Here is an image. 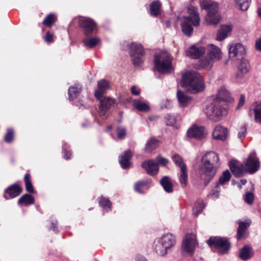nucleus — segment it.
Listing matches in <instances>:
<instances>
[{
	"label": "nucleus",
	"mask_w": 261,
	"mask_h": 261,
	"mask_svg": "<svg viewBox=\"0 0 261 261\" xmlns=\"http://www.w3.org/2000/svg\"><path fill=\"white\" fill-rule=\"evenodd\" d=\"M188 12L189 16L182 18L181 27L184 34L190 36L193 32V26L197 27L199 25L200 18L197 8L194 6H189Z\"/></svg>",
	"instance_id": "3"
},
{
	"label": "nucleus",
	"mask_w": 261,
	"mask_h": 261,
	"mask_svg": "<svg viewBox=\"0 0 261 261\" xmlns=\"http://www.w3.org/2000/svg\"><path fill=\"white\" fill-rule=\"evenodd\" d=\"M228 135V130L227 128L221 125H217L214 129L213 132V138L224 141L226 140Z\"/></svg>",
	"instance_id": "15"
},
{
	"label": "nucleus",
	"mask_w": 261,
	"mask_h": 261,
	"mask_svg": "<svg viewBox=\"0 0 261 261\" xmlns=\"http://www.w3.org/2000/svg\"><path fill=\"white\" fill-rule=\"evenodd\" d=\"M172 106V102L168 99L162 100L161 103L162 109H169Z\"/></svg>",
	"instance_id": "51"
},
{
	"label": "nucleus",
	"mask_w": 261,
	"mask_h": 261,
	"mask_svg": "<svg viewBox=\"0 0 261 261\" xmlns=\"http://www.w3.org/2000/svg\"><path fill=\"white\" fill-rule=\"evenodd\" d=\"M126 135V129L123 127H118L117 136L119 139H123Z\"/></svg>",
	"instance_id": "52"
},
{
	"label": "nucleus",
	"mask_w": 261,
	"mask_h": 261,
	"mask_svg": "<svg viewBox=\"0 0 261 261\" xmlns=\"http://www.w3.org/2000/svg\"><path fill=\"white\" fill-rule=\"evenodd\" d=\"M214 99L219 100L224 102V105L226 106L227 105V102H230L233 100L229 92L224 88H221L218 91L217 98Z\"/></svg>",
	"instance_id": "23"
},
{
	"label": "nucleus",
	"mask_w": 261,
	"mask_h": 261,
	"mask_svg": "<svg viewBox=\"0 0 261 261\" xmlns=\"http://www.w3.org/2000/svg\"><path fill=\"white\" fill-rule=\"evenodd\" d=\"M201 8L207 11L205 21L209 25H216L220 22L221 16L218 13V6L215 3L204 0L201 2Z\"/></svg>",
	"instance_id": "7"
},
{
	"label": "nucleus",
	"mask_w": 261,
	"mask_h": 261,
	"mask_svg": "<svg viewBox=\"0 0 261 261\" xmlns=\"http://www.w3.org/2000/svg\"><path fill=\"white\" fill-rule=\"evenodd\" d=\"M246 133H247L246 127L245 125H243L240 128V130L238 133V137L240 139L242 140L245 137Z\"/></svg>",
	"instance_id": "50"
},
{
	"label": "nucleus",
	"mask_w": 261,
	"mask_h": 261,
	"mask_svg": "<svg viewBox=\"0 0 261 261\" xmlns=\"http://www.w3.org/2000/svg\"><path fill=\"white\" fill-rule=\"evenodd\" d=\"M245 201L248 204H251L254 201V195L251 192H247L244 197Z\"/></svg>",
	"instance_id": "49"
},
{
	"label": "nucleus",
	"mask_w": 261,
	"mask_h": 261,
	"mask_svg": "<svg viewBox=\"0 0 261 261\" xmlns=\"http://www.w3.org/2000/svg\"><path fill=\"white\" fill-rule=\"evenodd\" d=\"M182 86L192 93L201 92L205 89V84L201 75L197 72L190 70L182 76Z\"/></svg>",
	"instance_id": "2"
},
{
	"label": "nucleus",
	"mask_w": 261,
	"mask_h": 261,
	"mask_svg": "<svg viewBox=\"0 0 261 261\" xmlns=\"http://www.w3.org/2000/svg\"><path fill=\"white\" fill-rule=\"evenodd\" d=\"M56 20V17L54 14H49L44 19L42 23L48 27H51Z\"/></svg>",
	"instance_id": "41"
},
{
	"label": "nucleus",
	"mask_w": 261,
	"mask_h": 261,
	"mask_svg": "<svg viewBox=\"0 0 261 261\" xmlns=\"http://www.w3.org/2000/svg\"><path fill=\"white\" fill-rule=\"evenodd\" d=\"M136 261H147L146 258L142 255H138L137 256Z\"/></svg>",
	"instance_id": "61"
},
{
	"label": "nucleus",
	"mask_w": 261,
	"mask_h": 261,
	"mask_svg": "<svg viewBox=\"0 0 261 261\" xmlns=\"http://www.w3.org/2000/svg\"><path fill=\"white\" fill-rule=\"evenodd\" d=\"M110 88L109 83L108 81L102 80L98 82L97 89L95 91V97L100 99L102 97L103 93Z\"/></svg>",
	"instance_id": "21"
},
{
	"label": "nucleus",
	"mask_w": 261,
	"mask_h": 261,
	"mask_svg": "<svg viewBox=\"0 0 261 261\" xmlns=\"http://www.w3.org/2000/svg\"><path fill=\"white\" fill-rule=\"evenodd\" d=\"M197 244L196 236L194 234H188L182 241L181 249L184 253L193 255Z\"/></svg>",
	"instance_id": "10"
},
{
	"label": "nucleus",
	"mask_w": 261,
	"mask_h": 261,
	"mask_svg": "<svg viewBox=\"0 0 261 261\" xmlns=\"http://www.w3.org/2000/svg\"><path fill=\"white\" fill-rule=\"evenodd\" d=\"M34 197L30 194H25L21 196L18 200L19 204H24L26 205L32 204L34 203Z\"/></svg>",
	"instance_id": "39"
},
{
	"label": "nucleus",
	"mask_w": 261,
	"mask_h": 261,
	"mask_svg": "<svg viewBox=\"0 0 261 261\" xmlns=\"http://www.w3.org/2000/svg\"><path fill=\"white\" fill-rule=\"evenodd\" d=\"M53 230L56 231V228L55 227V226H53Z\"/></svg>",
	"instance_id": "63"
},
{
	"label": "nucleus",
	"mask_w": 261,
	"mask_h": 261,
	"mask_svg": "<svg viewBox=\"0 0 261 261\" xmlns=\"http://www.w3.org/2000/svg\"><path fill=\"white\" fill-rule=\"evenodd\" d=\"M165 121L167 125L171 126H175L176 123V119L174 116L169 114L165 117Z\"/></svg>",
	"instance_id": "47"
},
{
	"label": "nucleus",
	"mask_w": 261,
	"mask_h": 261,
	"mask_svg": "<svg viewBox=\"0 0 261 261\" xmlns=\"http://www.w3.org/2000/svg\"><path fill=\"white\" fill-rule=\"evenodd\" d=\"M187 136L197 139H202L205 136L204 128L202 126H193L188 130Z\"/></svg>",
	"instance_id": "14"
},
{
	"label": "nucleus",
	"mask_w": 261,
	"mask_h": 261,
	"mask_svg": "<svg viewBox=\"0 0 261 261\" xmlns=\"http://www.w3.org/2000/svg\"><path fill=\"white\" fill-rule=\"evenodd\" d=\"M178 178L181 186L183 188L186 187L187 185L188 173L187 168L185 169L184 166H182V169L180 170Z\"/></svg>",
	"instance_id": "37"
},
{
	"label": "nucleus",
	"mask_w": 261,
	"mask_h": 261,
	"mask_svg": "<svg viewBox=\"0 0 261 261\" xmlns=\"http://www.w3.org/2000/svg\"><path fill=\"white\" fill-rule=\"evenodd\" d=\"M249 114H253L254 120L257 123H261V102H255L250 108Z\"/></svg>",
	"instance_id": "20"
},
{
	"label": "nucleus",
	"mask_w": 261,
	"mask_h": 261,
	"mask_svg": "<svg viewBox=\"0 0 261 261\" xmlns=\"http://www.w3.org/2000/svg\"><path fill=\"white\" fill-rule=\"evenodd\" d=\"M22 189L17 185H13L8 188L5 192L9 194L11 198H14L20 194Z\"/></svg>",
	"instance_id": "31"
},
{
	"label": "nucleus",
	"mask_w": 261,
	"mask_h": 261,
	"mask_svg": "<svg viewBox=\"0 0 261 261\" xmlns=\"http://www.w3.org/2000/svg\"><path fill=\"white\" fill-rule=\"evenodd\" d=\"M131 92L133 95H138L140 93V90L135 86L131 87Z\"/></svg>",
	"instance_id": "57"
},
{
	"label": "nucleus",
	"mask_w": 261,
	"mask_h": 261,
	"mask_svg": "<svg viewBox=\"0 0 261 261\" xmlns=\"http://www.w3.org/2000/svg\"><path fill=\"white\" fill-rule=\"evenodd\" d=\"M220 191V189L219 186L217 185L215 188L212 190L208 196L213 199H216L219 197Z\"/></svg>",
	"instance_id": "48"
},
{
	"label": "nucleus",
	"mask_w": 261,
	"mask_h": 261,
	"mask_svg": "<svg viewBox=\"0 0 261 261\" xmlns=\"http://www.w3.org/2000/svg\"><path fill=\"white\" fill-rule=\"evenodd\" d=\"M172 58L166 51L161 52L154 57V64L155 69L161 73H169L173 70Z\"/></svg>",
	"instance_id": "6"
},
{
	"label": "nucleus",
	"mask_w": 261,
	"mask_h": 261,
	"mask_svg": "<svg viewBox=\"0 0 261 261\" xmlns=\"http://www.w3.org/2000/svg\"><path fill=\"white\" fill-rule=\"evenodd\" d=\"M205 52V49L203 47H197L192 46L186 50V54L192 58H198Z\"/></svg>",
	"instance_id": "24"
},
{
	"label": "nucleus",
	"mask_w": 261,
	"mask_h": 261,
	"mask_svg": "<svg viewBox=\"0 0 261 261\" xmlns=\"http://www.w3.org/2000/svg\"><path fill=\"white\" fill-rule=\"evenodd\" d=\"M80 25L84 28L85 33L86 35L90 34L95 27L96 24L89 18L82 19L80 21Z\"/></svg>",
	"instance_id": "19"
},
{
	"label": "nucleus",
	"mask_w": 261,
	"mask_h": 261,
	"mask_svg": "<svg viewBox=\"0 0 261 261\" xmlns=\"http://www.w3.org/2000/svg\"><path fill=\"white\" fill-rule=\"evenodd\" d=\"M161 184L164 190L167 193H171L173 191V184L168 176H165L161 180Z\"/></svg>",
	"instance_id": "30"
},
{
	"label": "nucleus",
	"mask_w": 261,
	"mask_h": 261,
	"mask_svg": "<svg viewBox=\"0 0 261 261\" xmlns=\"http://www.w3.org/2000/svg\"><path fill=\"white\" fill-rule=\"evenodd\" d=\"M177 97L180 107L187 106L191 101V98L181 91H177Z\"/></svg>",
	"instance_id": "28"
},
{
	"label": "nucleus",
	"mask_w": 261,
	"mask_h": 261,
	"mask_svg": "<svg viewBox=\"0 0 261 261\" xmlns=\"http://www.w3.org/2000/svg\"><path fill=\"white\" fill-rule=\"evenodd\" d=\"M172 158L175 164L178 166L180 170L182 169V166L185 167V169L187 168L186 165L183 162L182 159L178 154L173 155Z\"/></svg>",
	"instance_id": "42"
},
{
	"label": "nucleus",
	"mask_w": 261,
	"mask_h": 261,
	"mask_svg": "<svg viewBox=\"0 0 261 261\" xmlns=\"http://www.w3.org/2000/svg\"><path fill=\"white\" fill-rule=\"evenodd\" d=\"M229 165L232 173L236 177H241L245 172H247L246 167L236 161H231Z\"/></svg>",
	"instance_id": "16"
},
{
	"label": "nucleus",
	"mask_w": 261,
	"mask_h": 261,
	"mask_svg": "<svg viewBox=\"0 0 261 261\" xmlns=\"http://www.w3.org/2000/svg\"><path fill=\"white\" fill-rule=\"evenodd\" d=\"M207 116L211 120L217 121L227 114V107L224 102L214 99L205 109Z\"/></svg>",
	"instance_id": "5"
},
{
	"label": "nucleus",
	"mask_w": 261,
	"mask_h": 261,
	"mask_svg": "<svg viewBox=\"0 0 261 261\" xmlns=\"http://www.w3.org/2000/svg\"><path fill=\"white\" fill-rule=\"evenodd\" d=\"M242 182H243V184H244L246 182V181L245 180V181L242 180Z\"/></svg>",
	"instance_id": "64"
},
{
	"label": "nucleus",
	"mask_w": 261,
	"mask_h": 261,
	"mask_svg": "<svg viewBox=\"0 0 261 261\" xmlns=\"http://www.w3.org/2000/svg\"><path fill=\"white\" fill-rule=\"evenodd\" d=\"M64 157L67 160V159H70V155H71L70 152H68L66 150H64Z\"/></svg>",
	"instance_id": "62"
},
{
	"label": "nucleus",
	"mask_w": 261,
	"mask_h": 261,
	"mask_svg": "<svg viewBox=\"0 0 261 261\" xmlns=\"http://www.w3.org/2000/svg\"><path fill=\"white\" fill-rule=\"evenodd\" d=\"M245 53V48L241 43H234L229 46V54L230 58L241 56L244 55Z\"/></svg>",
	"instance_id": "17"
},
{
	"label": "nucleus",
	"mask_w": 261,
	"mask_h": 261,
	"mask_svg": "<svg viewBox=\"0 0 261 261\" xmlns=\"http://www.w3.org/2000/svg\"><path fill=\"white\" fill-rule=\"evenodd\" d=\"M161 3L159 1L152 2L150 4V14L153 16H157L160 13Z\"/></svg>",
	"instance_id": "36"
},
{
	"label": "nucleus",
	"mask_w": 261,
	"mask_h": 261,
	"mask_svg": "<svg viewBox=\"0 0 261 261\" xmlns=\"http://www.w3.org/2000/svg\"><path fill=\"white\" fill-rule=\"evenodd\" d=\"M204 207V204L202 200L196 201L193 205L192 208L193 215L197 216L201 213Z\"/></svg>",
	"instance_id": "38"
},
{
	"label": "nucleus",
	"mask_w": 261,
	"mask_h": 261,
	"mask_svg": "<svg viewBox=\"0 0 261 261\" xmlns=\"http://www.w3.org/2000/svg\"><path fill=\"white\" fill-rule=\"evenodd\" d=\"M245 167L246 171L251 174L255 173L258 169L259 162L254 151H252L249 154L245 163Z\"/></svg>",
	"instance_id": "11"
},
{
	"label": "nucleus",
	"mask_w": 261,
	"mask_h": 261,
	"mask_svg": "<svg viewBox=\"0 0 261 261\" xmlns=\"http://www.w3.org/2000/svg\"><path fill=\"white\" fill-rule=\"evenodd\" d=\"M160 142L159 140L151 138L146 143L145 150L147 152H150L156 149L160 145Z\"/></svg>",
	"instance_id": "34"
},
{
	"label": "nucleus",
	"mask_w": 261,
	"mask_h": 261,
	"mask_svg": "<svg viewBox=\"0 0 261 261\" xmlns=\"http://www.w3.org/2000/svg\"><path fill=\"white\" fill-rule=\"evenodd\" d=\"M144 53V49L141 44L135 42L130 44L129 54L135 65L138 66L143 62Z\"/></svg>",
	"instance_id": "9"
},
{
	"label": "nucleus",
	"mask_w": 261,
	"mask_h": 261,
	"mask_svg": "<svg viewBox=\"0 0 261 261\" xmlns=\"http://www.w3.org/2000/svg\"><path fill=\"white\" fill-rule=\"evenodd\" d=\"M219 161L218 154L214 151L207 152L202 156L198 174L206 186L215 175Z\"/></svg>",
	"instance_id": "1"
},
{
	"label": "nucleus",
	"mask_w": 261,
	"mask_h": 261,
	"mask_svg": "<svg viewBox=\"0 0 261 261\" xmlns=\"http://www.w3.org/2000/svg\"><path fill=\"white\" fill-rule=\"evenodd\" d=\"M45 41L48 43H50L53 42V34L47 32L45 35L44 38Z\"/></svg>",
	"instance_id": "55"
},
{
	"label": "nucleus",
	"mask_w": 261,
	"mask_h": 261,
	"mask_svg": "<svg viewBox=\"0 0 261 261\" xmlns=\"http://www.w3.org/2000/svg\"><path fill=\"white\" fill-rule=\"evenodd\" d=\"M134 107L140 111H147L149 109V106L140 99H135L133 101Z\"/></svg>",
	"instance_id": "35"
},
{
	"label": "nucleus",
	"mask_w": 261,
	"mask_h": 261,
	"mask_svg": "<svg viewBox=\"0 0 261 261\" xmlns=\"http://www.w3.org/2000/svg\"><path fill=\"white\" fill-rule=\"evenodd\" d=\"M238 72L236 74V77H241L244 74H246L250 69V65L248 62L245 60H242L238 67Z\"/></svg>",
	"instance_id": "27"
},
{
	"label": "nucleus",
	"mask_w": 261,
	"mask_h": 261,
	"mask_svg": "<svg viewBox=\"0 0 261 261\" xmlns=\"http://www.w3.org/2000/svg\"><path fill=\"white\" fill-rule=\"evenodd\" d=\"M232 30V27L229 25H221L219 29L216 39L218 41H222L225 39L228 35L231 32Z\"/></svg>",
	"instance_id": "25"
},
{
	"label": "nucleus",
	"mask_w": 261,
	"mask_h": 261,
	"mask_svg": "<svg viewBox=\"0 0 261 261\" xmlns=\"http://www.w3.org/2000/svg\"><path fill=\"white\" fill-rule=\"evenodd\" d=\"M176 238L171 233H167L156 238L153 243V249L161 256L165 255L176 244Z\"/></svg>",
	"instance_id": "4"
},
{
	"label": "nucleus",
	"mask_w": 261,
	"mask_h": 261,
	"mask_svg": "<svg viewBox=\"0 0 261 261\" xmlns=\"http://www.w3.org/2000/svg\"><path fill=\"white\" fill-rule=\"evenodd\" d=\"M14 138V130L12 128H9L7 133L4 136V140L7 143H11Z\"/></svg>",
	"instance_id": "46"
},
{
	"label": "nucleus",
	"mask_w": 261,
	"mask_h": 261,
	"mask_svg": "<svg viewBox=\"0 0 261 261\" xmlns=\"http://www.w3.org/2000/svg\"><path fill=\"white\" fill-rule=\"evenodd\" d=\"M156 160L159 164L163 166H166L168 163V161L165 158H163L160 155L156 157Z\"/></svg>",
	"instance_id": "53"
},
{
	"label": "nucleus",
	"mask_w": 261,
	"mask_h": 261,
	"mask_svg": "<svg viewBox=\"0 0 261 261\" xmlns=\"http://www.w3.org/2000/svg\"><path fill=\"white\" fill-rule=\"evenodd\" d=\"M25 184V188L26 190L28 192L31 193H33L34 192L33 186L32 185V184L31 182H28V183Z\"/></svg>",
	"instance_id": "56"
},
{
	"label": "nucleus",
	"mask_w": 261,
	"mask_h": 261,
	"mask_svg": "<svg viewBox=\"0 0 261 261\" xmlns=\"http://www.w3.org/2000/svg\"><path fill=\"white\" fill-rule=\"evenodd\" d=\"M251 222L248 220L247 222L239 221V227L237 230V238L238 240L245 239L247 236L246 229L250 226Z\"/></svg>",
	"instance_id": "22"
},
{
	"label": "nucleus",
	"mask_w": 261,
	"mask_h": 261,
	"mask_svg": "<svg viewBox=\"0 0 261 261\" xmlns=\"http://www.w3.org/2000/svg\"><path fill=\"white\" fill-rule=\"evenodd\" d=\"M99 203L101 206L105 209L110 208L111 203L108 199L104 197H101L99 201Z\"/></svg>",
	"instance_id": "45"
},
{
	"label": "nucleus",
	"mask_w": 261,
	"mask_h": 261,
	"mask_svg": "<svg viewBox=\"0 0 261 261\" xmlns=\"http://www.w3.org/2000/svg\"><path fill=\"white\" fill-rule=\"evenodd\" d=\"M205 51H206L208 57L214 61H219L222 58V52L221 49L218 46L213 44L207 45Z\"/></svg>",
	"instance_id": "12"
},
{
	"label": "nucleus",
	"mask_w": 261,
	"mask_h": 261,
	"mask_svg": "<svg viewBox=\"0 0 261 261\" xmlns=\"http://www.w3.org/2000/svg\"><path fill=\"white\" fill-rule=\"evenodd\" d=\"M230 177L231 174L229 171L228 170L225 171L219 178V184L221 185L224 184L230 180Z\"/></svg>",
	"instance_id": "43"
},
{
	"label": "nucleus",
	"mask_w": 261,
	"mask_h": 261,
	"mask_svg": "<svg viewBox=\"0 0 261 261\" xmlns=\"http://www.w3.org/2000/svg\"><path fill=\"white\" fill-rule=\"evenodd\" d=\"M30 175L29 174H26L24 176V181H25V184L26 183H28V182H31V179H30Z\"/></svg>",
	"instance_id": "60"
},
{
	"label": "nucleus",
	"mask_w": 261,
	"mask_h": 261,
	"mask_svg": "<svg viewBox=\"0 0 261 261\" xmlns=\"http://www.w3.org/2000/svg\"><path fill=\"white\" fill-rule=\"evenodd\" d=\"M235 2L240 5L242 11H246L249 7L250 0H235Z\"/></svg>",
	"instance_id": "44"
},
{
	"label": "nucleus",
	"mask_w": 261,
	"mask_h": 261,
	"mask_svg": "<svg viewBox=\"0 0 261 261\" xmlns=\"http://www.w3.org/2000/svg\"><path fill=\"white\" fill-rule=\"evenodd\" d=\"M245 103V96L243 95H241L239 99V101L237 107V109H240Z\"/></svg>",
	"instance_id": "58"
},
{
	"label": "nucleus",
	"mask_w": 261,
	"mask_h": 261,
	"mask_svg": "<svg viewBox=\"0 0 261 261\" xmlns=\"http://www.w3.org/2000/svg\"><path fill=\"white\" fill-rule=\"evenodd\" d=\"M81 91V87L80 85H75L68 89V96L70 100L75 98Z\"/></svg>",
	"instance_id": "33"
},
{
	"label": "nucleus",
	"mask_w": 261,
	"mask_h": 261,
	"mask_svg": "<svg viewBox=\"0 0 261 261\" xmlns=\"http://www.w3.org/2000/svg\"><path fill=\"white\" fill-rule=\"evenodd\" d=\"M141 166L145 169L148 174L151 175L156 174L159 171L158 164L153 160H148L144 162Z\"/></svg>",
	"instance_id": "18"
},
{
	"label": "nucleus",
	"mask_w": 261,
	"mask_h": 261,
	"mask_svg": "<svg viewBox=\"0 0 261 261\" xmlns=\"http://www.w3.org/2000/svg\"><path fill=\"white\" fill-rule=\"evenodd\" d=\"M255 47L257 50L261 51V38L256 40L255 43Z\"/></svg>",
	"instance_id": "59"
},
{
	"label": "nucleus",
	"mask_w": 261,
	"mask_h": 261,
	"mask_svg": "<svg viewBox=\"0 0 261 261\" xmlns=\"http://www.w3.org/2000/svg\"><path fill=\"white\" fill-rule=\"evenodd\" d=\"M145 185V183L143 181H139L135 184V190L138 193H141L142 192L141 191V188L144 186Z\"/></svg>",
	"instance_id": "54"
},
{
	"label": "nucleus",
	"mask_w": 261,
	"mask_h": 261,
	"mask_svg": "<svg viewBox=\"0 0 261 261\" xmlns=\"http://www.w3.org/2000/svg\"><path fill=\"white\" fill-rule=\"evenodd\" d=\"M115 101L110 97H105L101 100L99 106V115L102 119H106V113L114 104Z\"/></svg>",
	"instance_id": "13"
},
{
	"label": "nucleus",
	"mask_w": 261,
	"mask_h": 261,
	"mask_svg": "<svg viewBox=\"0 0 261 261\" xmlns=\"http://www.w3.org/2000/svg\"><path fill=\"white\" fill-rule=\"evenodd\" d=\"M132 152L130 150L124 151L120 156L119 163L123 169H126L129 167Z\"/></svg>",
	"instance_id": "26"
},
{
	"label": "nucleus",
	"mask_w": 261,
	"mask_h": 261,
	"mask_svg": "<svg viewBox=\"0 0 261 261\" xmlns=\"http://www.w3.org/2000/svg\"><path fill=\"white\" fill-rule=\"evenodd\" d=\"M99 41L97 37H92L83 40L84 45L89 48H92L97 45Z\"/></svg>",
	"instance_id": "40"
},
{
	"label": "nucleus",
	"mask_w": 261,
	"mask_h": 261,
	"mask_svg": "<svg viewBox=\"0 0 261 261\" xmlns=\"http://www.w3.org/2000/svg\"><path fill=\"white\" fill-rule=\"evenodd\" d=\"M206 242L212 249H217L221 254L225 253L229 249L230 243L225 238L211 237Z\"/></svg>",
	"instance_id": "8"
},
{
	"label": "nucleus",
	"mask_w": 261,
	"mask_h": 261,
	"mask_svg": "<svg viewBox=\"0 0 261 261\" xmlns=\"http://www.w3.org/2000/svg\"><path fill=\"white\" fill-rule=\"evenodd\" d=\"M253 251L251 247L245 246L240 251V257L244 260L249 259L253 255Z\"/></svg>",
	"instance_id": "29"
},
{
	"label": "nucleus",
	"mask_w": 261,
	"mask_h": 261,
	"mask_svg": "<svg viewBox=\"0 0 261 261\" xmlns=\"http://www.w3.org/2000/svg\"><path fill=\"white\" fill-rule=\"evenodd\" d=\"M214 62L215 61L208 57L206 54L205 56L201 58L199 66L202 68L208 69L212 67Z\"/></svg>",
	"instance_id": "32"
}]
</instances>
